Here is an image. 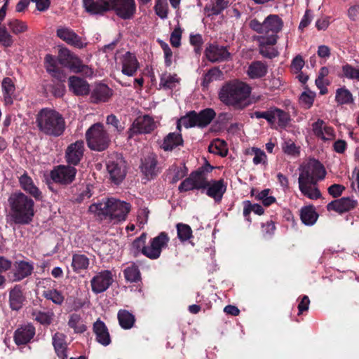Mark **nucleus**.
I'll return each instance as SVG.
<instances>
[{
	"label": "nucleus",
	"instance_id": "obj_21",
	"mask_svg": "<svg viewBox=\"0 0 359 359\" xmlns=\"http://www.w3.org/2000/svg\"><path fill=\"white\" fill-rule=\"evenodd\" d=\"M34 270L33 264L28 262L18 261L14 264V269L11 273L13 281H20L29 276Z\"/></svg>",
	"mask_w": 359,
	"mask_h": 359
},
{
	"label": "nucleus",
	"instance_id": "obj_51",
	"mask_svg": "<svg viewBox=\"0 0 359 359\" xmlns=\"http://www.w3.org/2000/svg\"><path fill=\"white\" fill-rule=\"evenodd\" d=\"M32 318L42 325H49L52 322L54 314L53 312H42L36 311L32 313Z\"/></svg>",
	"mask_w": 359,
	"mask_h": 359
},
{
	"label": "nucleus",
	"instance_id": "obj_46",
	"mask_svg": "<svg viewBox=\"0 0 359 359\" xmlns=\"http://www.w3.org/2000/svg\"><path fill=\"white\" fill-rule=\"evenodd\" d=\"M223 79L222 72L217 67L210 69L203 76L201 85L204 88H207L209 84L217 80H222Z\"/></svg>",
	"mask_w": 359,
	"mask_h": 359
},
{
	"label": "nucleus",
	"instance_id": "obj_30",
	"mask_svg": "<svg viewBox=\"0 0 359 359\" xmlns=\"http://www.w3.org/2000/svg\"><path fill=\"white\" fill-rule=\"evenodd\" d=\"M183 144V139L180 133H170L163 139L161 147L165 151H172Z\"/></svg>",
	"mask_w": 359,
	"mask_h": 359
},
{
	"label": "nucleus",
	"instance_id": "obj_20",
	"mask_svg": "<svg viewBox=\"0 0 359 359\" xmlns=\"http://www.w3.org/2000/svg\"><path fill=\"white\" fill-rule=\"evenodd\" d=\"M57 36L67 43L74 47L83 48L86 46L81 37L68 27H59L57 29Z\"/></svg>",
	"mask_w": 359,
	"mask_h": 359
},
{
	"label": "nucleus",
	"instance_id": "obj_18",
	"mask_svg": "<svg viewBox=\"0 0 359 359\" xmlns=\"http://www.w3.org/2000/svg\"><path fill=\"white\" fill-rule=\"evenodd\" d=\"M84 152V143L83 141H76L69 145L66 149L65 158L69 164L77 165L83 158Z\"/></svg>",
	"mask_w": 359,
	"mask_h": 359
},
{
	"label": "nucleus",
	"instance_id": "obj_11",
	"mask_svg": "<svg viewBox=\"0 0 359 359\" xmlns=\"http://www.w3.org/2000/svg\"><path fill=\"white\" fill-rule=\"evenodd\" d=\"M157 127L156 122L148 115L137 118L128 130V138L131 139L134 135L142 133H150Z\"/></svg>",
	"mask_w": 359,
	"mask_h": 359
},
{
	"label": "nucleus",
	"instance_id": "obj_12",
	"mask_svg": "<svg viewBox=\"0 0 359 359\" xmlns=\"http://www.w3.org/2000/svg\"><path fill=\"white\" fill-rule=\"evenodd\" d=\"M169 241L170 238L166 233H160L150 240L149 245L144 248V256L151 259H158L161 256L162 250L168 246Z\"/></svg>",
	"mask_w": 359,
	"mask_h": 359
},
{
	"label": "nucleus",
	"instance_id": "obj_16",
	"mask_svg": "<svg viewBox=\"0 0 359 359\" xmlns=\"http://www.w3.org/2000/svg\"><path fill=\"white\" fill-rule=\"evenodd\" d=\"M76 169L69 165H59L50 172L52 180L61 184H71L75 179Z\"/></svg>",
	"mask_w": 359,
	"mask_h": 359
},
{
	"label": "nucleus",
	"instance_id": "obj_5",
	"mask_svg": "<svg viewBox=\"0 0 359 359\" xmlns=\"http://www.w3.org/2000/svg\"><path fill=\"white\" fill-rule=\"evenodd\" d=\"M88 147L94 151H102L108 148L110 137L101 123L92 125L86 133Z\"/></svg>",
	"mask_w": 359,
	"mask_h": 359
},
{
	"label": "nucleus",
	"instance_id": "obj_38",
	"mask_svg": "<svg viewBox=\"0 0 359 359\" xmlns=\"http://www.w3.org/2000/svg\"><path fill=\"white\" fill-rule=\"evenodd\" d=\"M25 297L21 287L18 285L15 286L10 292V305L12 309H20L23 304Z\"/></svg>",
	"mask_w": 359,
	"mask_h": 359
},
{
	"label": "nucleus",
	"instance_id": "obj_3",
	"mask_svg": "<svg viewBox=\"0 0 359 359\" xmlns=\"http://www.w3.org/2000/svg\"><path fill=\"white\" fill-rule=\"evenodd\" d=\"M251 92L250 87L241 81H233L224 85L219 93V100L226 105L243 109Z\"/></svg>",
	"mask_w": 359,
	"mask_h": 359
},
{
	"label": "nucleus",
	"instance_id": "obj_48",
	"mask_svg": "<svg viewBox=\"0 0 359 359\" xmlns=\"http://www.w3.org/2000/svg\"><path fill=\"white\" fill-rule=\"evenodd\" d=\"M147 239V234L143 233L140 236L134 240L131 245V251L135 255L137 256L140 253L144 255V248H147L145 245Z\"/></svg>",
	"mask_w": 359,
	"mask_h": 359
},
{
	"label": "nucleus",
	"instance_id": "obj_52",
	"mask_svg": "<svg viewBox=\"0 0 359 359\" xmlns=\"http://www.w3.org/2000/svg\"><path fill=\"white\" fill-rule=\"evenodd\" d=\"M123 273L126 279L129 282L134 283L140 280V273L138 267L134 264L126 268Z\"/></svg>",
	"mask_w": 359,
	"mask_h": 359
},
{
	"label": "nucleus",
	"instance_id": "obj_39",
	"mask_svg": "<svg viewBox=\"0 0 359 359\" xmlns=\"http://www.w3.org/2000/svg\"><path fill=\"white\" fill-rule=\"evenodd\" d=\"M300 217L304 224L311 226L317 221L318 215L316 212L313 206L309 205L302 208Z\"/></svg>",
	"mask_w": 359,
	"mask_h": 359
},
{
	"label": "nucleus",
	"instance_id": "obj_55",
	"mask_svg": "<svg viewBox=\"0 0 359 359\" xmlns=\"http://www.w3.org/2000/svg\"><path fill=\"white\" fill-rule=\"evenodd\" d=\"M250 154L254 155L252 162L255 165L266 164L267 156L263 150L257 147H252Z\"/></svg>",
	"mask_w": 359,
	"mask_h": 359
},
{
	"label": "nucleus",
	"instance_id": "obj_43",
	"mask_svg": "<svg viewBox=\"0 0 359 359\" xmlns=\"http://www.w3.org/2000/svg\"><path fill=\"white\" fill-rule=\"evenodd\" d=\"M7 25L10 31L15 35H20L28 31L27 22L18 19H11L8 21Z\"/></svg>",
	"mask_w": 359,
	"mask_h": 359
},
{
	"label": "nucleus",
	"instance_id": "obj_41",
	"mask_svg": "<svg viewBox=\"0 0 359 359\" xmlns=\"http://www.w3.org/2000/svg\"><path fill=\"white\" fill-rule=\"evenodd\" d=\"M2 89L4 92V101L6 104L13 103L12 96L15 92V88L13 82L10 78L4 79L2 83Z\"/></svg>",
	"mask_w": 359,
	"mask_h": 359
},
{
	"label": "nucleus",
	"instance_id": "obj_37",
	"mask_svg": "<svg viewBox=\"0 0 359 359\" xmlns=\"http://www.w3.org/2000/svg\"><path fill=\"white\" fill-rule=\"evenodd\" d=\"M157 161L154 155H149L142 161L141 169L147 177H153L157 173Z\"/></svg>",
	"mask_w": 359,
	"mask_h": 359
},
{
	"label": "nucleus",
	"instance_id": "obj_22",
	"mask_svg": "<svg viewBox=\"0 0 359 359\" xmlns=\"http://www.w3.org/2000/svg\"><path fill=\"white\" fill-rule=\"evenodd\" d=\"M213 168L207 164L205 166L199 168L195 172L191 173V176L194 180L196 189H205L209 185L207 175L212 170Z\"/></svg>",
	"mask_w": 359,
	"mask_h": 359
},
{
	"label": "nucleus",
	"instance_id": "obj_17",
	"mask_svg": "<svg viewBox=\"0 0 359 359\" xmlns=\"http://www.w3.org/2000/svg\"><path fill=\"white\" fill-rule=\"evenodd\" d=\"M318 182L316 181L299 177L298 184L301 194L311 200L320 198L321 197V193L318 189Z\"/></svg>",
	"mask_w": 359,
	"mask_h": 359
},
{
	"label": "nucleus",
	"instance_id": "obj_4",
	"mask_svg": "<svg viewBox=\"0 0 359 359\" xmlns=\"http://www.w3.org/2000/svg\"><path fill=\"white\" fill-rule=\"evenodd\" d=\"M36 123L39 130L45 135L59 137L65 130V121L57 111L48 108L42 109L37 114Z\"/></svg>",
	"mask_w": 359,
	"mask_h": 359
},
{
	"label": "nucleus",
	"instance_id": "obj_14",
	"mask_svg": "<svg viewBox=\"0 0 359 359\" xmlns=\"http://www.w3.org/2000/svg\"><path fill=\"white\" fill-rule=\"evenodd\" d=\"M117 64L121 66L123 74L133 76L140 69V62L134 53L126 52L116 57Z\"/></svg>",
	"mask_w": 359,
	"mask_h": 359
},
{
	"label": "nucleus",
	"instance_id": "obj_15",
	"mask_svg": "<svg viewBox=\"0 0 359 359\" xmlns=\"http://www.w3.org/2000/svg\"><path fill=\"white\" fill-rule=\"evenodd\" d=\"M113 281V275L110 271H101L90 280L92 291L95 294L104 292L110 287Z\"/></svg>",
	"mask_w": 359,
	"mask_h": 359
},
{
	"label": "nucleus",
	"instance_id": "obj_25",
	"mask_svg": "<svg viewBox=\"0 0 359 359\" xmlns=\"http://www.w3.org/2000/svg\"><path fill=\"white\" fill-rule=\"evenodd\" d=\"M86 11L93 15H101L110 10L109 0H83Z\"/></svg>",
	"mask_w": 359,
	"mask_h": 359
},
{
	"label": "nucleus",
	"instance_id": "obj_36",
	"mask_svg": "<svg viewBox=\"0 0 359 359\" xmlns=\"http://www.w3.org/2000/svg\"><path fill=\"white\" fill-rule=\"evenodd\" d=\"M65 67H68L73 72L82 73L86 76H90L93 74L92 69L83 65L81 60L75 55Z\"/></svg>",
	"mask_w": 359,
	"mask_h": 359
},
{
	"label": "nucleus",
	"instance_id": "obj_10",
	"mask_svg": "<svg viewBox=\"0 0 359 359\" xmlns=\"http://www.w3.org/2000/svg\"><path fill=\"white\" fill-rule=\"evenodd\" d=\"M326 171L323 165L317 160L311 159L300 168L299 177L319 182L325 178Z\"/></svg>",
	"mask_w": 359,
	"mask_h": 359
},
{
	"label": "nucleus",
	"instance_id": "obj_49",
	"mask_svg": "<svg viewBox=\"0 0 359 359\" xmlns=\"http://www.w3.org/2000/svg\"><path fill=\"white\" fill-rule=\"evenodd\" d=\"M68 325L70 327L74 330L75 332L77 333H82L86 330V327L83 323L81 316L76 313L70 315Z\"/></svg>",
	"mask_w": 359,
	"mask_h": 359
},
{
	"label": "nucleus",
	"instance_id": "obj_1",
	"mask_svg": "<svg viewBox=\"0 0 359 359\" xmlns=\"http://www.w3.org/2000/svg\"><path fill=\"white\" fill-rule=\"evenodd\" d=\"M11 212L10 217L15 224H29L34 216V202L21 191L11 194L8 199Z\"/></svg>",
	"mask_w": 359,
	"mask_h": 359
},
{
	"label": "nucleus",
	"instance_id": "obj_56",
	"mask_svg": "<svg viewBox=\"0 0 359 359\" xmlns=\"http://www.w3.org/2000/svg\"><path fill=\"white\" fill-rule=\"evenodd\" d=\"M106 123L107 125L111 126L114 131L118 135L122 133L125 128L124 125L121 123L120 121L114 114H110L107 117Z\"/></svg>",
	"mask_w": 359,
	"mask_h": 359
},
{
	"label": "nucleus",
	"instance_id": "obj_13",
	"mask_svg": "<svg viewBox=\"0 0 359 359\" xmlns=\"http://www.w3.org/2000/svg\"><path fill=\"white\" fill-rule=\"evenodd\" d=\"M109 7L123 20L132 18L136 12L135 0H109Z\"/></svg>",
	"mask_w": 359,
	"mask_h": 359
},
{
	"label": "nucleus",
	"instance_id": "obj_24",
	"mask_svg": "<svg viewBox=\"0 0 359 359\" xmlns=\"http://www.w3.org/2000/svg\"><path fill=\"white\" fill-rule=\"evenodd\" d=\"M35 334V328L31 324L24 325L18 328L14 334L16 344H26L31 341Z\"/></svg>",
	"mask_w": 359,
	"mask_h": 359
},
{
	"label": "nucleus",
	"instance_id": "obj_59",
	"mask_svg": "<svg viewBox=\"0 0 359 359\" xmlns=\"http://www.w3.org/2000/svg\"><path fill=\"white\" fill-rule=\"evenodd\" d=\"M342 72L345 77L351 79H359V68H355L350 65H346L342 67Z\"/></svg>",
	"mask_w": 359,
	"mask_h": 359
},
{
	"label": "nucleus",
	"instance_id": "obj_29",
	"mask_svg": "<svg viewBox=\"0 0 359 359\" xmlns=\"http://www.w3.org/2000/svg\"><path fill=\"white\" fill-rule=\"evenodd\" d=\"M206 194L208 196L214 198L216 202H219L226 191V186L223 180L214 181L206 188Z\"/></svg>",
	"mask_w": 359,
	"mask_h": 359
},
{
	"label": "nucleus",
	"instance_id": "obj_40",
	"mask_svg": "<svg viewBox=\"0 0 359 359\" xmlns=\"http://www.w3.org/2000/svg\"><path fill=\"white\" fill-rule=\"evenodd\" d=\"M89 263V259L85 255L75 254L72 256V266L76 273L86 270Z\"/></svg>",
	"mask_w": 359,
	"mask_h": 359
},
{
	"label": "nucleus",
	"instance_id": "obj_63",
	"mask_svg": "<svg viewBox=\"0 0 359 359\" xmlns=\"http://www.w3.org/2000/svg\"><path fill=\"white\" fill-rule=\"evenodd\" d=\"M269 189H264L259 193L257 198L261 200L263 204L266 206H269L276 201L275 197L269 196Z\"/></svg>",
	"mask_w": 359,
	"mask_h": 359
},
{
	"label": "nucleus",
	"instance_id": "obj_50",
	"mask_svg": "<svg viewBox=\"0 0 359 359\" xmlns=\"http://www.w3.org/2000/svg\"><path fill=\"white\" fill-rule=\"evenodd\" d=\"M177 237L181 242L189 241L192 237L191 228L186 224L178 223L176 225Z\"/></svg>",
	"mask_w": 359,
	"mask_h": 359
},
{
	"label": "nucleus",
	"instance_id": "obj_31",
	"mask_svg": "<svg viewBox=\"0 0 359 359\" xmlns=\"http://www.w3.org/2000/svg\"><path fill=\"white\" fill-rule=\"evenodd\" d=\"M45 68L51 76L60 82L65 81L66 76L57 68V60L51 55H46L45 57Z\"/></svg>",
	"mask_w": 359,
	"mask_h": 359
},
{
	"label": "nucleus",
	"instance_id": "obj_44",
	"mask_svg": "<svg viewBox=\"0 0 359 359\" xmlns=\"http://www.w3.org/2000/svg\"><path fill=\"white\" fill-rule=\"evenodd\" d=\"M118 319L121 327L123 329H130L135 323L134 316L126 310H120L118 313Z\"/></svg>",
	"mask_w": 359,
	"mask_h": 359
},
{
	"label": "nucleus",
	"instance_id": "obj_62",
	"mask_svg": "<svg viewBox=\"0 0 359 359\" xmlns=\"http://www.w3.org/2000/svg\"><path fill=\"white\" fill-rule=\"evenodd\" d=\"M74 56L67 48H61L59 51L58 54V60L60 63L65 66L66 64H68L70 60Z\"/></svg>",
	"mask_w": 359,
	"mask_h": 359
},
{
	"label": "nucleus",
	"instance_id": "obj_32",
	"mask_svg": "<svg viewBox=\"0 0 359 359\" xmlns=\"http://www.w3.org/2000/svg\"><path fill=\"white\" fill-rule=\"evenodd\" d=\"M53 345L55 353L60 359L67 358V344L65 341V336L62 333L57 332L53 337Z\"/></svg>",
	"mask_w": 359,
	"mask_h": 359
},
{
	"label": "nucleus",
	"instance_id": "obj_6",
	"mask_svg": "<svg viewBox=\"0 0 359 359\" xmlns=\"http://www.w3.org/2000/svg\"><path fill=\"white\" fill-rule=\"evenodd\" d=\"M215 115V111L210 108L202 110L199 113L191 111L177 121V129L180 132L182 126L186 128L196 126L205 127L210 123Z\"/></svg>",
	"mask_w": 359,
	"mask_h": 359
},
{
	"label": "nucleus",
	"instance_id": "obj_45",
	"mask_svg": "<svg viewBox=\"0 0 359 359\" xmlns=\"http://www.w3.org/2000/svg\"><path fill=\"white\" fill-rule=\"evenodd\" d=\"M111 94V90L107 85L99 84L94 89L93 96L97 101L106 102Z\"/></svg>",
	"mask_w": 359,
	"mask_h": 359
},
{
	"label": "nucleus",
	"instance_id": "obj_60",
	"mask_svg": "<svg viewBox=\"0 0 359 359\" xmlns=\"http://www.w3.org/2000/svg\"><path fill=\"white\" fill-rule=\"evenodd\" d=\"M282 149L285 154L290 156H297L299 153V148L291 140L285 142Z\"/></svg>",
	"mask_w": 359,
	"mask_h": 359
},
{
	"label": "nucleus",
	"instance_id": "obj_64",
	"mask_svg": "<svg viewBox=\"0 0 359 359\" xmlns=\"http://www.w3.org/2000/svg\"><path fill=\"white\" fill-rule=\"evenodd\" d=\"M196 189V187L194 184V182L191 175L189 177L186 178L179 186L180 191H188L191 190Z\"/></svg>",
	"mask_w": 359,
	"mask_h": 359
},
{
	"label": "nucleus",
	"instance_id": "obj_28",
	"mask_svg": "<svg viewBox=\"0 0 359 359\" xmlns=\"http://www.w3.org/2000/svg\"><path fill=\"white\" fill-rule=\"evenodd\" d=\"M69 88L76 95H85L88 94L90 87L88 83L77 76H70L69 78Z\"/></svg>",
	"mask_w": 359,
	"mask_h": 359
},
{
	"label": "nucleus",
	"instance_id": "obj_61",
	"mask_svg": "<svg viewBox=\"0 0 359 359\" xmlns=\"http://www.w3.org/2000/svg\"><path fill=\"white\" fill-rule=\"evenodd\" d=\"M182 33L180 27L175 28L171 33L170 41L173 47L178 48L181 45Z\"/></svg>",
	"mask_w": 359,
	"mask_h": 359
},
{
	"label": "nucleus",
	"instance_id": "obj_8",
	"mask_svg": "<svg viewBox=\"0 0 359 359\" xmlns=\"http://www.w3.org/2000/svg\"><path fill=\"white\" fill-rule=\"evenodd\" d=\"M110 179L116 184H120L126 175V163L121 155L116 154L110 157L107 164Z\"/></svg>",
	"mask_w": 359,
	"mask_h": 359
},
{
	"label": "nucleus",
	"instance_id": "obj_23",
	"mask_svg": "<svg viewBox=\"0 0 359 359\" xmlns=\"http://www.w3.org/2000/svg\"><path fill=\"white\" fill-rule=\"evenodd\" d=\"M312 130L316 136L324 141L332 140L335 137L334 129L321 119L312 124Z\"/></svg>",
	"mask_w": 359,
	"mask_h": 359
},
{
	"label": "nucleus",
	"instance_id": "obj_27",
	"mask_svg": "<svg viewBox=\"0 0 359 359\" xmlns=\"http://www.w3.org/2000/svg\"><path fill=\"white\" fill-rule=\"evenodd\" d=\"M356 204V200L348 197H344L329 203L327 208L328 210L344 212L354 208Z\"/></svg>",
	"mask_w": 359,
	"mask_h": 359
},
{
	"label": "nucleus",
	"instance_id": "obj_58",
	"mask_svg": "<svg viewBox=\"0 0 359 359\" xmlns=\"http://www.w3.org/2000/svg\"><path fill=\"white\" fill-rule=\"evenodd\" d=\"M158 41L163 50L165 64L167 67H170L172 62V52L167 43L162 40H158Z\"/></svg>",
	"mask_w": 359,
	"mask_h": 359
},
{
	"label": "nucleus",
	"instance_id": "obj_53",
	"mask_svg": "<svg viewBox=\"0 0 359 359\" xmlns=\"http://www.w3.org/2000/svg\"><path fill=\"white\" fill-rule=\"evenodd\" d=\"M335 100L339 104L351 103L353 102L352 94L346 88H339L336 92Z\"/></svg>",
	"mask_w": 359,
	"mask_h": 359
},
{
	"label": "nucleus",
	"instance_id": "obj_35",
	"mask_svg": "<svg viewBox=\"0 0 359 359\" xmlns=\"http://www.w3.org/2000/svg\"><path fill=\"white\" fill-rule=\"evenodd\" d=\"M270 124H274L276 121L280 128H285L290 121V114L277 107H271Z\"/></svg>",
	"mask_w": 359,
	"mask_h": 359
},
{
	"label": "nucleus",
	"instance_id": "obj_34",
	"mask_svg": "<svg viewBox=\"0 0 359 359\" xmlns=\"http://www.w3.org/2000/svg\"><path fill=\"white\" fill-rule=\"evenodd\" d=\"M93 330L96 334V339L100 344L104 346H107L110 344L109 334L106 325L102 321L97 320L94 323Z\"/></svg>",
	"mask_w": 359,
	"mask_h": 359
},
{
	"label": "nucleus",
	"instance_id": "obj_7",
	"mask_svg": "<svg viewBox=\"0 0 359 359\" xmlns=\"http://www.w3.org/2000/svg\"><path fill=\"white\" fill-rule=\"evenodd\" d=\"M281 18L276 14L269 15L262 22L254 18L249 22V27L253 31L262 34L278 35L283 27Z\"/></svg>",
	"mask_w": 359,
	"mask_h": 359
},
{
	"label": "nucleus",
	"instance_id": "obj_54",
	"mask_svg": "<svg viewBox=\"0 0 359 359\" xmlns=\"http://www.w3.org/2000/svg\"><path fill=\"white\" fill-rule=\"evenodd\" d=\"M43 295L46 299L52 301L54 304L57 305H61L65 300L62 294L57 290H46L43 292Z\"/></svg>",
	"mask_w": 359,
	"mask_h": 359
},
{
	"label": "nucleus",
	"instance_id": "obj_2",
	"mask_svg": "<svg viewBox=\"0 0 359 359\" xmlns=\"http://www.w3.org/2000/svg\"><path fill=\"white\" fill-rule=\"evenodd\" d=\"M131 205L125 201L114 198H108L90 205L89 212L94 214L100 219H109L116 222L124 221Z\"/></svg>",
	"mask_w": 359,
	"mask_h": 359
},
{
	"label": "nucleus",
	"instance_id": "obj_9",
	"mask_svg": "<svg viewBox=\"0 0 359 359\" xmlns=\"http://www.w3.org/2000/svg\"><path fill=\"white\" fill-rule=\"evenodd\" d=\"M254 39L257 41L259 52L263 57L271 59L278 55V50L273 47L277 43L278 35L261 34Z\"/></svg>",
	"mask_w": 359,
	"mask_h": 359
},
{
	"label": "nucleus",
	"instance_id": "obj_26",
	"mask_svg": "<svg viewBox=\"0 0 359 359\" xmlns=\"http://www.w3.org/2000/svg\"><path fill=\"white\" fill-rule=\"evenodd\" d=\"M19 182L21 188L27 194L32 196L36 200L40 201L42 199L41 191L34 184L32 179L25 172L19 178Z\"/></svg>",
	"mask_w": 359,
	"mask_h": 359
},
{
	"label": "nucleus",
	"instance_id": "obj_42",
	"mask_svg": "<svg viewBox=\"0 0 359 359\" xmlns=\"http://www.w3.org/2000/svg\"><path fill=\"white\" fill-rule=\"evenodd\" d=\"M180 82V78L176 74L164 73L160 79V86L165 88L172 89Z\"/></svg>",
	"mask_w": 359,
	"mask_h": 359
},
{
	"label": "nucleus",
	"instance_id": "obj_19",
	"mask_svg": "<svg viewBox=\"0 0 359 359\" xmlns=\"http://www.w3.org/2000/svg\"><path fill=\"white\" fill-rule=\"evenodd\" d=\"M205 55L207 59L212 62L226 60L230 57V53L226 48L217 44H210L207 46Z\"/></svg>",
	"mask_w": 359,
	"mask_h": 359
},
{
	"label": "nucleus",
	"instance_id": "obj_47",
	"mask_svg": "<svg viewBox=\"0 0 359 359\" xmlns=\"http://www.w3.org/2000/svg\"><path fill=\"white\" fill-rule=\"evenodd\" d=\"M210 153L225 156L227 154L226 144L224 141L219 139L213 140L208 147Z\"/></svg>",
	"mask_w": 359,
	"mask_h": 359
},
{
	"label": "nucleus",
	"instance_id": "obj_33",
	"mask_svg": "<svg viewBox=\"0 0 359 359\" xmlns=\"http://www.w3.org/2000/svg\"><path fill=\"white\" fill-rule=\"evenodd\" d=\"M268 72L267 65L262 61L252 62L247 70L248 76L252 79L264 77Z\"/></svg>",
	"mask_w": 359,
	"mask_h": 359
},
{
	"label": "nucleus",
	"instance_id": "obj_57",
	"mask_svg": "<svg viewBox=\"0 0 359 359\" xmlns=\"http://www.w3.org/2000/svg\"><path fill=\"white\" fill-rule=\"evenodd\" d=\"M314 98L315 93L311 91L304 92L299 97V102L305 109H309L312 106Z\"/></svg>",
	"mask_w": 359,
	"mask_h": 359
}]
</instances>
